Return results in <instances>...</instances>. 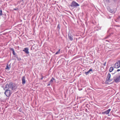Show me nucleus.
I'll use <instances>...</instances> for the list:
<instances>
[{"label":"nucleus","mask_w":120,"mask_h":120,"mask_svg":"<svg viewBox=\"0 0 120 120\" xmlns=\"http://www.w3.org/2000/svg\"><path fill=\"white\" fill-rule=\"evenodd\" d=\"M114 67L115 68H118L120 67V60H119L117 61L114 65Z\"/></svg>","instance_id":"1"},{"label":"nucleus","mask_w":120,"mask_h":120,"mask_svg":"<svg viewBox=\"0 0 120 120\" xmlns=\"http://www.w3.org/2000/svg\"><path fill=\"white\" fill-rule=\"evenodd\" d=\"M4 94L7 97H9L11 94V92L10 90H6Z\"/></svg>","instance_id":"2"},{"label":"nucleus","mask_w":120,"mask_h":120,"mask_svg":"<svg viewBox=\"0 0 120 120\" xmlns=\"http://www.w3.org/2000/svg\"><path fill=\"white\" fill-rule=\"evenodd\" d=\"M79 5L75 1H73L71 3V7H76L79 6Z\"/></svg>","instance_id":"3"},{"label":"nucleus","mask_w":120,"mask_h":120,"mask_svg":"<svg viewBox=\"0 0 120 120\" xmlns=\"http://www.w3.org/2000/svg\"><path fill=\"white\" fill-rule=\"evenodd\" d=\"M10 86H10V87L12 90H14L16 88L15 87V85L14 84H13L12 83H10Z\"/></svg>","instance_id":"4"},{"label":"nucleus","mask_w":120,"mask_h":120,"mask_svg":"<svg viewBox=\"0 0 120 120\" xmlns=\"http://www.w3.org/2000/svg\"><path fill=\"white\" fill-rule=\"evenodd\" d=\"M68 38L71 41H72L73 40V36L71 35V34L69 33L68 35Z\"/></svg>","instance_id":"5"},{"label":"nucleus","mask_w":120,"mask_h":120,"mask_svg":"<svg viewBox=\"0 0 120 120\" xmlns=\"http://www.w3.org/2000/svg\"><path fill=\"white\" fill-rule=\"evenodd\" d=\"M120 80V75L119 76L115 78L114 79V81L116 82L119 81Z\"/></svg>","instance_id":"6"},{"label":"nucleus","mask_w":120,"mask_h":120,"mask_svg":"<svg viewBox=\"0 0 120 120\" xmlns=\"http://www.w3.org/2000/svg\"><path fill=\"white\" fill-rule=\"evenodd\" d=\"M110 77L111 75L109 73L107 75V80L109 82L111 81L112 80V79H110Z\"/></svg>","instance_id":"7"},{"label":"nucleus","mask_w":120,"mask_h":120,"mask_svg":"<svg viewBox=\"0 0 120 120\" xmlns=\"http://www.w3.org/2000/svg\"><path fill=\"white\" fill-rule=\"evenodd\" d=\"M23 51L24 52L26 53L29 54V49L27 48H25L23 50Z\"/></svg>","instance_id":"8"},{"label":"nucleus","mask_w":120,"mask_h":120,"mask_svg":"<svg viewBox=\"0 0 120 120\" xmlns=\"http://www.w3.org/2000/svg\"><path fill=\"white\" fill-rule=\"evenodd\" d=\"M25 79L26 77L24 76H23L22 78V83L23 84H25L26 82Z\"/></svg>","instance_id":"9"},{"label":"nucleus","mask_w":120,"mask_h":120,"mask_svg":"<svg viewBox=\"0 0 120 120\" xmlns=\"http://www.w3.org/2000/svg\"><path fill=\"white\" fill-rule=\"evenodd\" d=\"M111 109H109L108 110H107L104 112H102V113L108 114L111 111Z\"/></svg>","instance_id":"10"},{"label":"nucleus","mask_w":120,"mask_h":120,"mask_svg":"<svg viewBox=\"0 0 120 120\" xmlns=\"http://www.w3.org/2000/svg\"><path fill=\"white\" fill-rule=\"evenodd\" d=\"M54 81H55V79L54 78H52L49 81V83L52 84Z\"/></svg>","instance_id":"11"},{"label":"nucleus","mask_w":120,"mask_h":120,"mask_svg":"<svg viewBox=\"0 0 120 120\" xmlns=\"http://www.w3.org/2000/svg\"><path fill=\"white\" fill-rule=\"evenodd\" d=\"M9 86L8 84H6V85L5 87V88L4 89L6 90H8L9 89Z\"/></svg>","instance_id":"12"},{"label":"nucleus","mask_w":120,"mask_h":120,"mask_svg":"<svg viewBox=\"0 0 120 120\" xmlns=\"http://www.w3.org/2000/svg\"><path fill=\"white\" fill-rule=\"evenodd\" d=\"M92 69H89V70L87 72H85V73L86 75H87L90 73V71H92Z\"/></svg>","instance_id":"13"},{"label":"nucleus","mask_w":120,"mask_h":120,"mask_svg":"<svg viewBox=\"0 0 120 120\" xmlns=\"http://www.w3.org/2000/svg\"><path fill=\"white\" fill-rule=\"evenodd\" d=\"M114 68L113 67H111L109 69V71L110 72H112Z\"/></svg>","instance_id":"14"},{"label":"nucleus","mask_w":120,"mask_h":120,"mask_svg":"<svg viewBox=\"0 0 120 120\" xmlns=\"http://www.w3.org/2000/svg\"><path fill=\"white\" fill-rule=\"evenodd\" d=\"M60 50L59 49L58 51L55 54H58L60 53Z\"/></svg>","instance_id":"15"},{"label":"nucleus","mask_w":120,"mask_h":120,"mask_svg":"<svg viewBox=\"0 0 120 120\" xmlns=\"http://www.w3.org/2000/svg\"><path fill=\"white\" fill-rule=\"evenodd\" d=\"M6 69H8V70H9L10 69V68L9 67L8 65H7L6 67V68H5Z\"/></svg>","instance_id":"16"},{"label":"nucleus","mask_w":120,"mask_h":120,"mask_svg":"<svg viewBox=\"0 0 120 120\" xmlns=\"http://www.w3.org/2000/svg\"><path fill=\"white\" fill-rule=\"evenodd\" d=\"M2 11L1 10H0V15H2Z\"/></svg>","instance_id":"17"},{"label":"nucleus","mask_w":120,"mask_h":120,"mask_svg":"<svg viewBox=\"0 0 120 120\" xmlns=\"http://www.w3.org/2000/svg\"><path fill=\"white\" fill-rule=\"evenodd\" d=\"M10 50H11L12 51V52L14 51V49L13 48H11V49Z\"/></svg>","instance_id":"18"},{"label":"nucleus","mask_w":120,"mask_h":120,"mask_svg":"<svg viewBox=\"0 0 120 120\" xmlns=\"http://www.w3.org/2000/svg\"><path fill=\"white\" fill-rule=\"evenodd\" d=\"M13 53L14 55H15V53L14 51L13 52Z\"/></svg>","instance_id":"19"},{"label":"nucleus","mask_w":120,"mask_h":120,"mask_svg":"<svg viewBox=\"0 0 120 120\" xmlns=\"http://www.w3.org/2000/svg\"><path fill=\"white\" fill-rule=\"evenodd\" d=\"M106 62H105V63H104V64H103V65L104 66H105V65H106Z\"/></svg>","instance_id":"20"},{"label":"nucleus","mask_w":120,"mask_h":120,"mask_svg":"<svg viewBox=\"0 0 120 120\" xmlns=\"http://www.w3.org/2000/svg\"><path fill=\"white\" fill-rule=\"evenodd\" d=\"M51 84V83H50L49 82V84H48V85H47V86H50V84Z\"/></svg>","instance_id":"21"},{"label":"nucleus","mask_w":120,"mask_h":120,"mask_svg":"<svg viewBox=\"0 0 120 120\" xmlns=\"http://www.w3.org/2000/svg\"><path fill=\"white\" fill-rule=\"evenodd\" d=\"M117 71H120V69H118L117 70Z\"/></svg>","instance_id":"22"},{"label":"nucleus","mask_w":120,"mask_h":120,"mask_svg":"<svg viewBox=\"0 0 120 120\" xmlns=\"http://www.w3.org/2000/svg\"><path fill=\"white\" fill-rule=\"evenodd\" d=\"M59 24H58V26H57L58 27H59Z\"/></svg>","instance_id":"23"},{"label":"nucleus","mask_w":120,"mask_h":120,"mask_svg":"<svg viewBox=\"0 0 120 120\" xmlns=\"http://www.w3.org/2000/svg\"><path fill=\"white\" fill-rule=\"evenodd\" d=\"M42 79V78H41V79Z\"/></svg>","instance_id":"24"}]
</instances>
